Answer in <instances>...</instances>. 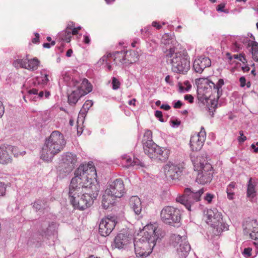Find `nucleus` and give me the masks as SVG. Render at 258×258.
Returning <instances> with one entry per match:
<instances>
[{"label":"nucleus","instance_id":"62","mask_svg":"<svg viewBox=\"0 0 258 258\" xmlns=\"http://www.w3.org/2000/svg\"><path fill=\"white\" fill-rule=\"evenodd\" d=\"M165 82L169 84H171L172 83V81H171L170 76L169 75H167L165 79Z\"/></svg>","mask_w":258,"mask_h":258},{"label":"nucleus","instance_id":"64","mask_svg":"<svg viewBox=\"0 0 258 258\" xmlns=\"http://www.w3.org/2000/svg\"><path fill=\"white\" fill-rule=\"evenodd\" d=\"M251 148L253 150V151L255 152V153H257L258 152V147H256V145H254V144H252L251 145Z\"/></svg>","mask_w":258,"mask_h":258},{"label":"nucleus","instance_id":"36","mask_svg":"<svg viewBox=\"0 0 258 258\" xmlns=\"http://www.w3.org/2000/svg\"><path fill=\"white\" fill-rule=\"evenodd\" d=\"M154 143L152 140V133L150 130H146L144 133L142 143L143 147L145 146L147 144H151Z\"/></svg>","mask_w":258,"mask_h":258},{"label":"nucleus","instance_id":"23","mask_svg":"<svg viewBox=\"0 0 258 258\" xmlns=\"http://www.w3.org/2000/svg\"><path fill=\"white\" fill-rule=\"evenodd\" d=\"M27 93L28 94L27 96H24V98L27 97L34 101H37L38 99H40L44 97L48 98L50 95V93L48 91H45L44 93L43 91H40L38 92V90L36 88H32L28 90Z\"/></svg>","mask_w":258,"mask_h":258},{"label":"nucleus","instance_id":"54","mask_svg":"<svg viewBox=\"0 0 258 258\" xmlns=\"http://www.w3.org/2000/svg\"><path fill=\"white\" fill-rule=\"evenodd\" d=\"M34 43H37L39 41V34L38 33H35V37L32 40Z\"/></svg>","mask_w":258,"mask_h":258},{"label":"nucleus","instance_id":"31","mask_svg":"<svg viewBox=\"0 0 258 258\" xmlns=\"http://www.w3.org/2000/svg\"><path fill=\"white\" fill-rule=\"evenodd\" d=\"M126 64H132L137 62L139 59V54L135 50L125 51Z\"/></svg>","mask_w":258,"mask_h":258},{"label":"nucleus","instance_id":"18","mask_svg":"<svg viewBox=\"0 0 258 258\" xmlns=\"http://www.w3.org/2000/svg\"><path fill=\"white\" fill-rule=\"evenodd\" d=\"M242 226L245 235H249L252 239L258 238V222L256 220L249 218L244 221Z\"/></svg>","mask_w":258,"mask_h":258},{"label":"nucleus","instance_id":"29","mask_svg":"<svg viewBox=\"0 0 258 258\" xmlns=\"http://www.w3.org/2000/svg\"><path fill=\"white\" fill-rule=\"evenodd\" d=\"M170 154V149L159 146L157 148L156 157L154 159L165 161L168 159Z\"/></svg>","mask_w":258,"mask_h":258},{"label":"nucleus","instance_id":"55","mask_svg":"<svg viewBox=\"0 0 258 258\" xmlns=\"http://www.w3.org/2000/svg\"><path fill=\"white\" fill-rule=\"evenodd\" d=\"M226 56L229 60H231L233 58L234 59H238L239 58V55L238 54H234L233 56H231L229 53H227Z\"/></svg>","mask_w":258,"mask_h":258},{"label":"nucleus","instance_id":"5","mask_svg":"<svg viewBox=\"0 0 258 258\" xmlns=\"http://www.w3.org/2000/svg\"><path fill=\"white\" fill-rule=\"evenodd\" d=\"M164 53L167 63L171 65L173 72L177 73H184L190 68V61L188 57L174 48H170Z\"/></svg>","mask_w":258,"mask_h":258},{"label":"nucleus","instance_id":"27","mask_svg":"<svg viewBox=\"0 0 258 258\" xmlns=\"http://www.w3.org/2000/svg\"><path fill=\"white\" fill-rule=\"evenodd\" d=\"M130 205L136 215L141 213L142 207L140 199L137 196H132L130 199Z\"/></svg>","mask_w":258,"mask_h":258},{"label":"nucleus","instance_id":"33","mask_svg":"<svg viewBox=\"0 0 258 258\" xmlns=\"http://www.w3.org/2000/svg\"><path fill=\"white\" fill-rule=\"evenodd\" d=\"M63 81L65 84L70 88H75L79 83L78 79L74 78L67 74L63 75Z\"/></svg>","mask_w":258,"mask_h":258},{"label":"nucleus","instance_id":"59","mask_svg":"<svg viewBox=\"0 0 258 258\" xmlns=\"http://www.w3.org/2000/svg\"><path fill=\"white\" fill-rule=\"evenodd\" d=\"M152 26L154 27H156L157 29H160L162 27L161 25L156 21H154L152 22Z\"/></svg>","mask_w":258,"mask_h":258},{"label":"nucleus","instance_id":"63","mask_svg":"<svg viewBox=\"0 0 258 258\" xmlns=\"http://www.w3.org/2000/svg\"><path fill=\"white\" fill-rule=\"evenodd\" d=\"M136 102V99H133L131 100H130L128 101V104L130 105L135 106Z\"/></svg>","mask_w":258,"mask_h":258},{"label":"nucleus","instance_id":"57","mask_svg":"<svg viewBox=\"0 0 258 258\" xmlns=\"http://www.w3.org/2000/svg\"><path fill=\"white\" fill-rule=\"evenodd\" d=\"M182 105V102L180 100H178L174 103L173 106L175 108H180Z\"/></svg>","mask_w":258,"mask_h":258},{"label":"nucleus","instance_id":"46","mask_svg":"<svg viewBox=\"0 0 258 258\" xmlns=\"http://www.w3.org/2000/svg\"><path fill=\"white\" fill-rule=\"evenodd\" d=\"M78 118H79L77 122V134L79 136H80L82 134V131L81 127L80 128V130L79 128V123H80V121L82 122L83 121V115L82 114H81L80 112L79 113Z\"/></svg>","mask_w":258,"mask_h":258},{"label":"nucleus","instance_id":"43","mask_svg":"<svg viewBox=\"0 0 258 258\" xmlns=\"http://www.w3.org/2000/svg\"><path fill=\"white\" fill-rule=\"evenodd\" d=\"M242 254L246 258H249L250 256L254 257L252 254V248L250 247L244 248L242 252Z\"/></svg>","mask_w":258,"mask_h":258},{"label":"nucleus","instance_id":"32","mask_svg":"<svg viewBox=\"0 0 258 258\" xmlns=\"http://www.w3.org/2000/svg\"><path fill=\"white\" fill-rule=\"evenodd\" d=\"M83 96V94L75 88L72 91V93L68 95V102L71 105H75L78 102L80 98Z\"/></svg>","mask_w":258,"mask_h":258},{"label":"nucleus","instance_id":"21","mask_svg":"<svg viewBox=\"0 0 258 258\" xmlns=\"http://www.w3.org/2000/svg\"><path fill=\"white\" fill-rule=\"evenodd\" d=\"M77 156L72 153L67 152L61 155V163L66 168V172H70L77 162Z\"/></svg>","mask_w":258,"mask_h":258},{"label":"nucleus","instance_id":"3","mask_svg":"<svg viewBox=\"0 0 258 258\" xmlns=\"http://www.w3.org/2000/svg\"><path fill=\"white\" fill-rule=\"evenodd\" d=\"M66 144L61 133L57 131L52 132L45 140L40 152V158L46 162H51L54 157L63 150Z\"/></svg>","mask_w":258,"mask_h":258},{"label":"nucleus","instance_id":"22","mask_svg":"<svg viewBox=\"0 0 258 258\" xmlns=\"http://www.w3.org/2000/svg\"><path fill=\"white\" fill-rule=\"evenodd\" d=\"M211 64L210 59L206 56H201L195 59L193 68L197 73H201L204 70Z\"/></svg>","mask_w":258,"mask_h":258},{"label":"nucleus","instance_id":"40","mask_svg":"<svg viewBox=\"0 0 258 258\" xmlns=\"http://www.w3.org/2000/svg\"><path fill=\"white\" fill-rule=\"evenodd\" d=\"M46 206V202L44 200H38L36 201L33 205L34 208L36 210H39L45 208Z\"/></svg>","mask_w":258,"mask_h":258},{"label":"nucleus","instance_id":"58","mask_svg":"<svg viewBox=\"0 0 258 258\" xmlns=\"http://www.w3.org/2000/svg\"><path fill=\"white\" fill-rule=\"evenodd\" d=\"M51 226H49V229L47 228V230L46 231H44V234L45 235H50V234H51L52 233V231H51Z\"/></svg>","mask_w":258,"mask_h":258},{"label":"nucleus","instance_id":"16","mask_svg":"<svg viewBox=\"0 0 258 258\" xmlns=\"http://www.w3.org/2000/svg\"><path fill=\"white\" fill-rule=\"evenodd\" d=\"M183 169L182 165L175 164L171 162L167 163L164 166V172L167 178L172 180L178 179L181 175Z\"/></svg>","mask_w":258,"mask_h":258},{"label":"nucleus","instance_id":"2","mask_svg":"<svg viewBox=\"0 0 258 258\" xmlns=\"http://www.w3.org/2000/svg\"><path fill=\"white\" fill-rule=\"evenodd\" d=\"M143 232L142 237L134 242L136 256L140 258L148 256L152 252L157 240L162 236L156 223L146 225Z\"/></svg>","mask_w":258,"mask_h":258},{"label":"nucleus","instance_id":"24","mask_svg":"<svg viewBox=\"0 0 258 258\" xmlns=\"http://www.w3.org/2000/svg\"><path fill=\"white\" fill-rule=\"evenodd\" d=\"M161 43L166 46V48L163 49V51H166L170 48H174L176 50V46L177 42L175 39L174 36L172 33L164 34L161 39Z\"/></svg>","mask_w":258,"mask_h":258},{"label":"nucleus","instance_id":"10","mask_svg":"<svg viewBox=\"0 0 258 258\" xmlns=\"http://www.w3.org/2000/svg\"><path fill=\"white\" fill-rule=\"evenodd\" d=\"M206 223L213 228L214 235L220 234L223 230L222 215L216 209H209L204 212Z\"/></svg>","mask_w":258,"mask_h":258},{"label":"nucleus","instance_id":"61","mask_svg":"<svg viewBox=\"0 0 258 258\" xmlns=\"http://www.w3.org/2000/svg\"><path fill=\"white\" fill-rule=\"evenodd\" d=\"M253 244L255 246V254L253 255V256H255L256 254L258 253V241L257 242H254Z\"/></svg>","mask_w":258,"mask_h":258},{"label":"nucleus","instance_id":"53","mask_svg":"<svg viewBox=\"0 0 258 258\" xmlns=\"http://www.w3.org/2000/svg\"><path fill=\"white\" fill-rule=\"evenodd\" d=\"M171 123L172 127H176L180 125V121L177 119H175L171 120Z\"/></svg>","mask_w":258,"mask_h":258},{"label":"nucleus","instance_id":"44","mask_svg":"<svg viewBox=\"0 0 258 258\" xmlns=\"http://www.w3.org/2000/svg\"><path fill=\"white\" fill-rule=\"evenodd\" d=\"M225 4L221 3L218 5L216 8V10L218 12H223L225 14H228L229 13V11L227 9H225Z\"/></svg>","mask_w":258,"mask_h":258},{"label":"nucleus","instance_id":"26","mask_svg":"<svg viewBox=\"0 0 258 258\" xmlns=\"http://www.w3.org/2000/svg\"><path fill=\"white\" fill-rule=\"evenodd\" d=\"M121 159L122 163L124 164L126 167L135 166H143L142 163L138 159L133 157V158L128 154H124L121 156Z\"/></svg>","mask_w":258,"mask_h":258},{"label":"nucleus","instance_id":"25","mask_svg":"<svg viewBox=\"0 0 258 258\" xmlns=\"http://www.w3.org/2000/svg\"><path fill=\"white\" fill-rule=\"evenodd\" d=\"M78 82L74 88L78 90L84 96L92 91V86L87 79L78 80Z\"/></svg>","mask_w":258,"mask_h":258},{"label":"nucleus","instance_id":"28","mask_svg":"<svg viewBox=\"0 0 258 258\" xmlns=\"http://www.w3.org/2000/svg\"><path fill=\"white\" fill-rule=\"evenodd\" d=\"M110 57L113 59L117 65L126 64L125 51H116L110 55Z\"/></svg>","mask_w":258,"mask_h":258},{"label":"nucleus","instance_id":"30","mask_svg":"<svg viewBox=\"0 0 258 258\" xmlns=\"http://www.w3.org/2000/svg\"><path fill=\"white\" fill-rule=\"evenodd\" d=\"M158 147L159 146L153 143L151 144H147L145 146L143 147V148L145 153L151 159H154Z\"/></svg>","mask_w":258,"mask_h":258},{"label":"nucleus","instance_id":"50","mask_svg":"<svg viewBox=\"0 0 258 258\" xmlns=\"http://www.w3.org/2000/svg\"><path fill=\"white\" fill-rule=\"evenodd\" d=\"M155 115L157 118H159V120L161 122H164V120H163V117H162V113L161 111H159V110L156 111Z\"/></svg>","mask_w":258,"mask_h":258},{"label":"nucleus","instance_id":"11","mask_svg":"<svg viewBox=\"0 0 258 258\" xmlns=\"http://www.w3.org/2000/svg\"><path fill=\"white\" fill-rule=\"evenodd\" d=\"M170 245L176 251L180 258H185L190 250V246L186 240V236L173 234L170 237Z\"/></svg>","mask_w":258,"mask_h":258},{"label":"nucleus","instance_id":"47","mask_svg":"<svg viewBox=\"0 0 258 258\" xmlns=\"http://www.w3.org/2000/svg\"><path fill=\"white\" fill-rule=\"evenodd\" d=\"M6 189V185L4 183L0 182V198L5 195Z\"/></svg>","mask_w":258,"mask_h":258},{"label":"nucleus","instance_id":"34","mask_svg":"<svg viewBox=\"0 0 258 258\" xmlns=\"http://www.w3.org/2000/svg\"><path fill=\"white\" fill-rule=\"evenodd\" d=\"M40 64V60L36 57L28 59L26 69L30 71L37 70Z\"/></svg>","mask_w":258,"mask_h":258},{"label":"nucleus","instance_id":"35","mask_svg":"<svg viewBox=\"0 0 258 258\" xmlns=\"http://www.w3.org/2000/svg\"><path fill=\"white\" fill-rule=\"evenodd\" d=\"M27 63L28 58L27 57H19L13 61V65L17 69L23 68L26 69Z\"/></svg>","mask_w":258,"mask_h":258},{"label":"nucleus","instance_id":"12","mask_svg":"<svg viewBox=\"0 0 258 258\" xmlns=\"http://www.w3.org/2000/svg\"><path fill=\"white\" fill-rule=\"evenodd\" d=\"M161 218L166 224L174 225L179 224L181 219L180 210L172 206H166L161 211Z\"/></svg>","mask_w":258,"mask_h":258},{"label":"nucleus","instance_id":"51","mask_svg":"<svg viewBox=\"0 0 258 258\" xmlns=\"http://www.w3.org/2000/svg\"><path fill=\"white\" fill-rule=\"evenodd\" d=\"M240 86L244 87L246 85V79L244 77H241L239 78Z\"/></svg>","mask_w":258,"mask_h":258},{"label":"nucleus","instance_id":"6","mask_svg":"<svg viewBox=\"0 0 258 258\" xmlns=\"http://www.w3.org/2000/svg\"><path fill=\"white\" fill-rule=\"evenodd\" d=\"M124 193V185L121 179L109 182L103 195L102 206L104 209H108L113 205L115 198L122 197Z\"/></svg>","mask_w":258,"mask_h":258},{"label":"nucleus","instance_id":"45","mask_svg":"<svg viewBox=\"0 0 258 258\" xmlns=\"http://www.w3.org/2000/svg\"><path fill=\"white\" fill-rule=\"evenodd\" d=\"M112 85L113 90H117L119 88L120 83L118 79L115 77H113L112 79Z\"/></svg>","mask_w":258,"mask_h":258},{"label":"nucleus","instance_id":"42","mask_svg":"<svg viewBox=\"0 0 258 258\" xmlns=\"http://www.w3.org/2000/svg\"><path fill=\"white\" fill-rule=\"evenodd\" d=\"M215 195L213 194L207 192L204 197V200L208 204H211Z\"/></svg>","mask_w":258,"mask_h":258},{"label":"nucleus","instance_id":"17","mask_svg":"<svg viewBox=\"0 0 258 258\" xmlns=\"http://www.w3.org/2000/svg\"><path fill=\"white\" fill-rule=\"evenodd\" d=\"M116 223V219L114 217H105L100 223L99 233L102 236H108L114 229Z\"/></svg>","mask_w":258,"mask_h":258},{"label":"nucleus","instance_id":"39","mask_svg":"<svg viewBox=\"0 0 258 258\" xmlns=\"http://www.w3.org/2000/svg\"><path fill=\"white\" fill-rule=\"evenodd\" d=\"M107 56H103L100 59L97 63L98 66L103 65L105 63V67L106 68L107 70L110 71L111 70V66L107 62Z\"/></svg>","mask_w":258,"mask_h":258},{"label":"nucleus","instance_id":"15","mask_svg":"<svg viewBox=\"0 0 258 258\" xmlns=\"http://www.w3.org/2000/svg\"><path fill=\"white\" fill-rule=\"evenodd\" d=\"M17 148L11 145H3L0 146V164H8L12 161V155L18 156Z\"/></svg>","mask_w":258,"mask_h":258},{"label":"nucleus","instance_id":"41","mask_svg":"<svg viewBox=\"0 0 258 258\" xmlns=\"http://www.w3.org/2000/svg\"><path fill=\"white\" fill-rule=\"evenodd\" d=\"M93 103L92 100H87L83 105L81 111L87 112L89 108L93 105Z\"/></svg>","mask_w":258,"mask_h":258},{"label":"nucleus","instance_id":"7","mask_svg":"<svg viewBox=\"0 0 258 258\" xmlns=\"http://www.w3.org/2000/svg\"><path fill=\"white\" fill-rule=\"evenodd\" d=\"M244 46L251 54L253 59L258 61V43L255 41V38L252 34L250 35V37L245 36L236 37L232 42L231 49L234 52H237Z\"/></svg>","mask_w":258,"mask_h":258},{"label":"nucleus","instance_id":"8","mask_svg":"<svg viewBox=\"0 0 258 258\" xmlns=\"http://www.w3.org/2000/svg\"><path fill=\"white\" fill-rule=\"evenodd\" d=\"M204 191V188L197 190L193 188L186 187L184 189V194L177 197L176 201L184 205L188 211H191V206L196 202L201 201Z\"/></svg>","mask_w":258,"mask_h":258},{"label":"nucleus","instance_id":"56","mask_svg":"<svg viewBox=\"0 0 258 258\" xmlns=\"http://www.w3.org/2000/svg\"><path fill=\"white\" fill-rule=\"evenodd\" d=\"M5 108L3 103L0 101V117H2L4 113Z\"/></svg>","mask_w":258,"mask_h":258},{"label":"nucleus","instance_id":"13","mask_svg":"<svg viewBox=\"0 0 258 258\" xmlns=\"http://www.w3.org/2000/svg\"><path fill=\"white\" fill-rule=\"evenodd\" d=\"M133 236L127 232L118 234L115 237L112 246L119 249H127L132 245Z\"/></svg>","mask_w":258,"mask_h":258},{"label":"nucleus","instance_id":"20","mask_svg":"<svg viewBox=\"0 0 258 258\" xmlns=\"http://www.w3.org/2000/svg\"><path fill=\"white\" fill-rule=\"evenodd\" d=\"M206 138V134L203 127L198 134L192 135L190 140V145L193 151H199L202 148Z\"/></svg>","mask_w":258,"mask_h":258},{"label":"nucleus","instance_id":"52","mask_svg":"<svg viewBox=\"0 0 258 258\" xmlns=\"http://www.w3.org/2000/svg\"><path fill=\"white\" fill-rule=\"evenodd\" d=\"M184 98L185 100L188 101L189 103H192L194 101V97L191 95H185Z\"/></svg>","mask_w":258,"mask_h":258},{"label":"nucleus","instance_id":"49","mask_svg":"<svg viewBox=\"0 0 258 258\" xmlns=\"http://www.w3.org/2000/svg\"><path fill=\"white\" fill-rule=\"evenodd\" d=\"M90 41L91 40L89 35L86 33L85 35H83V42L85 44H89L90 42Z\"/></svg>","mask_w":258,"mask_h":258},{"label":"nucleus","instance_id":"48","mask_svg":"<svg viewBox=\"0 0 258 258\" xmlns=\"http://www.w3.org/2000/svg\"><path fill=\"white\" fill-rule=\"evenodd\" d=\"M240 136L238 138V141L239 143H243L246 140V137L243 135V131H240L239 132Z\"/></svg>","mask_w":258,"mask_h":258},{"label":"nucleus","instance_id":"60","mask_svg":"<svg viewBox=\"0 0 258 258\" xmlns=\"http://www.w3.org/2000/svg\"><path fill=\"white\" fill-rule=\"evenodd\" d=\"M161 108L165 110H168L170 109V106L168 104H162L161 106Z\"/></svg>","mask_w":258,"mask_h":258},{"label":"nucleus","instance_id":"9","mask_svg":"<svg viewBox=\"0 0 258 258\" xmlns=\"http://www.w3.org/2000/svg\"><path fill=\"white\" fill-rule=\"evenodd\" d=\"M196 83L199 89L209 86L212 90L213 92L217 93L216 99L215 98L210 99L211 107H216L217 105V100L222 94L221 88L224 84V80L220 79L216 84H215L207 78H200L196 80Z\"/></svg>","mask_w":258,"mask_h":258},{"label":"nucleus","instance_id":"38","mask_svg":"<svg viewBox=\"0 0 258 258\" xmlns=\"http://www.w3.org/2000/svg\"><path fill=\"white\" fill-rule=\"evenodd\" d=\"M254 186L251 183V179H249L247 189V195L248 197L253 198L255 196Z\"/></svg>","mask_w":258,"mask_h":258},{"label":"nucleus","instance_id":"14","mask_svg":"<svg viewBox=\"0 0 258 258\" xmlns=\"http://www.w3.org/2000/svg\"><path fill=\"white\" fill-rule=\"evenodd\" d=\"M81 28V26L75 27L73 22H69L66 29L58 34V38L66 42H70L72 35L76 36L77 38L79 39V31Z\"/></svg>","mask_w":258,"mask_h":258},{"label":"nucleus","instance_id":"19","mask_svg":"<svg viewBox=\"0 0 258 258\" xmlns=\"http://www.w3.org/2000/svg\"><path fill=\"white\" fill-rule=\"evenodd\" d=\"M48 77V71L46 69H42L40 70L38 76L27 81L24 86L27 87L28 84H33L34 86L38 85L41 87H44L49 83V80Z\"/></svg>","mask_w":258,"mask_h":258},{"label":"nucleus","instance_id":"1","mask_svg":"<svg viewBox=\"0 0 258 258\" xmlns=\"http://www.w3.org/2000/svg\"><path fill=\"white\" fill-rule=\"evenodd\" d=\"M96 177L92 162L81 164L76 170L69 189L70 202L75 209L83 211L92 205L99 191Z\"/></svg>","mask_w":258,"mask_h":258},{"label":"nucleus","instance_id":"37","mask_svg":"<svg viewBox=\"0 0 258 258\" xmlns=\"http://www.w3.org/2000/svg\"><path fill=\"white\" fill-rule=\"evenodd\" d=\"M236 183L232 182L229 184L226 188V193L227 195V198L232 200L234 197V190L235 188Z\"/></svg>","mask_w":258,"mask_h":258},{"label":"nucleus","instance_id":"4","mask_svg":"<svg viewBox=\"0 0 258 258\" xmlns=\"http://www.w3.org/2000/svg\"><path fill=\"white\" fill-rule=\"evenodd\" d=\"M190 158L194 170L198 171L196 181L201 184L210 182L213 177V168L210 164L207 163L205 155L194 153L190 155Z\"/></svg>","mask_w":258,"mask_h":258}]
</instances>
